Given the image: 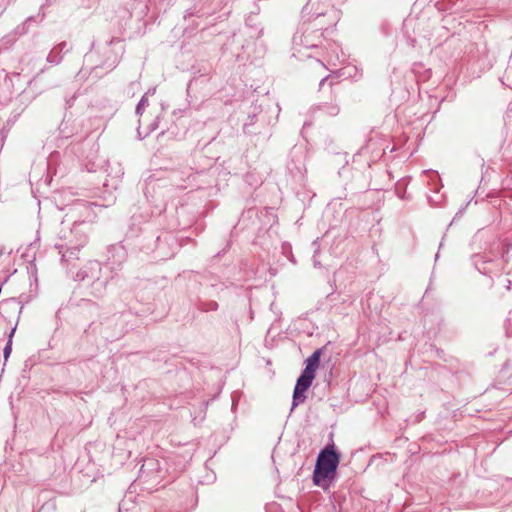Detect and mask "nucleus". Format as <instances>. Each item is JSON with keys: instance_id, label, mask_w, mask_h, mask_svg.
Segmentation results:
<instances>
[{"instance_id": "1", "label": "nucleus", "mask_w": 512, "mask_h": 512, "mask_svg": "<svg viewBox=\"0 0 512 512\" xmlns=\"http://www.w3.org/2000/svg\"><path fill=\"white\" fill-rule=\"evenodd\" d=\"M339 461V455L335 452L332 445L323 449L318 455L313 473L314 484L327 489L330 481L335 477Z\"/></svg>"}, {"instance_id": "5", "label": "nucleus", "mask_w": 512, "mask_h": 512, "mask_svg": "<svg viewBox=\"0 0 512 512\" xmlns=\"http://www.w3.org/2000/svg\"><path fill=\"white\" fill-rule=\"evenodd\" d=\"M10 352H11V342H9L4 349V355L6 358L9 356Z\"/></svg>"}, {"instance_id": "2", "label": "nucleus", "mask_w": 512, "mask_h": 512, "mask_svg": "<svg viewBox=\"0 0 512 512\" xmlns=\"http://www.w3.org/2000/svg\"><path fill=\"white\" fill-rule=\"evenodd\" d=\"M312 382L313 381L308 379V377L300 376L298 378L293 393L294 401L299 400L303 396V393L311 386Z\"/></svg>"}, {"instance_id": "3", "label": "nucleus", "mask_w": 512, "mask_h": 512, "mask_svg": "<svg viewBox=\"0 0 512 512\" xmlns=\"http://www.w3.org/2000/svg\"><path fill=\"white\" fill-rule=\"evenodd\" d=\"M321 357V350L318 349L313 352L311 356H309L306 360V368L312 370L316 373L317 368L319 367Z\"/></svg>"}, {"instance_id": "4", "label": "nucleus", "mask_w": 512, "mask_h": 512, "mask_svg": "<svg viewBox=\"0 0 512 512\" xmlns=\"http://www.w3.org/2000/svg\"><path fill=\"white\" fill-rule=\"evenodd\" d=\"M301 376H302V377H308V379H310V380H312V381H313V380H314V378H315V373H314L312 370L307 369V368L305 367V369L303 370V372H302Z\"/></svg>"}]
</instances>
